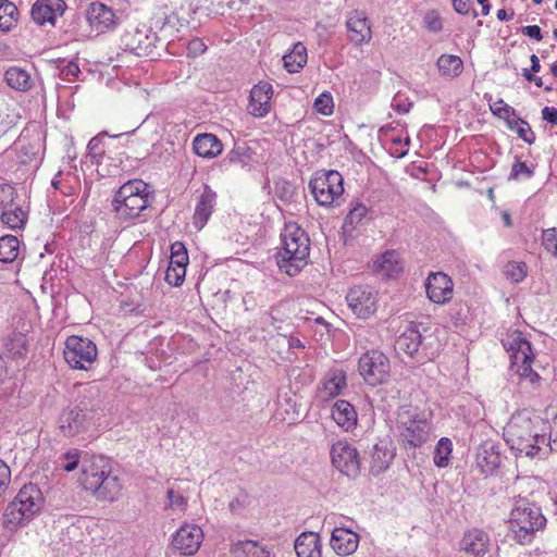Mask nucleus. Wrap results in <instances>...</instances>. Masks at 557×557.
I'll use <instances>...</instances> for the list:
<instances>
[{
  "label": "nucleus",
  "mask_w": 557,
  "mask_h": 557,
  "mask_svg": "<svg viewBox=\"0 0 557 557\" xmlns=\"http://www.w3.org/2000/svg\"><path fill=\"white\" fill-rule=\"evenodd\" d=\"M188 49L194 53H202L206 50V46L202 40L197 38L189 42Z\"/></svg>",
  "instance_id": "64"
},
{
  "label": "nucleus",
  "mask_w": 557,
  "mask_h": 557,
  "mask_svg": "<svg viewBox=\"0 0 557 557\" xmlns=\"http://www.w3.org/2000/svg\"><path fill=\"white\" fill-rule=\"evenodd\" d=\"M298 557H321L320 536L313 532H304L295 541Z\"/></svg>",
  "instance_id": "31"
},
{
  "label": "nucleus",
  "mask_w": 557,
  "mask_h": 557,
  "mask_svg": "<svg viewBox=\"0 0 557 557\" xmlns=\"http://www.w3.org/2000/svg\"><path fill=\"white\" fill-rule=\"evenodd\" d=\"M505 275L515 283L521 282L527 276L524 262H508L504 268Z\"/></svg>",
  "instance_id": "44"
},
{
  "label": "nucleus",
  "mask_w": 557,
  "mask_h": 557,
  "mask_svg": "<svg viewBox=\"0 0 557 557\" xmlns=\"http://www.w3.org/2000/svg\"><path fill=\"white\" fill-rule=\"evenodd\" d=\"M392 106L398 113L404 114L409 112L411 103H405L401 102L399 98H394Z\"/></svg>",
  "instance_id": "63"
},
{
  "label": "nucleus",
  "mask_w": 557,
  "mask_h": 557,
  "mask_svg": "<svg viewBox=\"0 0 557 557\" xmlns=\"http://www.w3.org/2000/svg\"><path fill=\"white\" fill-rule=\"evenodd\" d=\"M203 541L202 529L196 524H184L173 535L172 547L182 555L196 554Z\"/></svg>",
  "instance_id": "18"
},
{
  "label": "nucleus",
  "mask_w": 557,
  "mask_h": 557,
  "mask_svg": "<svg viewBox=\"0 0 557 557\" xmlns=\"http://www.w3.org/2000/svg\"><path fill=\"white\" fill-rule=\"evenodd\" d=\"M18 10L9 0L0 1V29L9 32L17 22Z\"/></svg>",
  "instance_id": "39"
},
{
  "label": "nucleus",
  "mask_w": 557,
  "mask_h": 557,
  "mask_svg": "<svg viewBox=\"0 0 557 557\" xmlns=\"http://www.w3.org/2000/svg\"><path fill=\"white\" fill-rule=\"evenodd\" d=\"M153 199L150 186L141 180H131L123 184L111 201L115 216L122 221L136 219Z\"/></svg>",
  "instance_id": "7"
},
{
  "label": "nucleus",
  "mask_w": 557,
  "mask_h": 557,
  "mask_svg": "<svg viewBox=\"0 0 557 557\" xmlns=\"http://www.w3.org/2000/svg\"><path fill=\"white\" fill-rule=\"evenodd\" d=\"M245 507V497L242 498V497H235L228 505V508L230 510L235 513V515H238L243 511Z\"/></svg>",
  "instance_id": "62"
},
{
  "label": "nucleus",
  "mask_w": 557,
  "mask_h": 557,
  "mask_svg": "<svg viewBox=\"0 0 557 557\" xmlns=\"http://www.w3.org/2000/svg\"><path fill=\"white\" fill-rule=\"evenodd\" d=\"M544 446L549 448V451L557 453V414L554 417L550 425L549 438H546Z\"/></svg>",
  "instance_id": "54"
},
{
  "label": "nucleus",
  "mask_w": 557,
  "mask_h": 557,
  "mask_svg": "<svg viewBox=\"0 0 557 557\" xmlns=\"http://www.w3.org/2000/svg\"><path fill=\"white\" fill-rule=\"evenodd\" d=\"M534 175V169L530 168L525 162L516 159L511 166L509 180L520 181L522 178H531Z\"/></svg>",
  "instance_id": "45"
},
{
  "label": "nucleus",
  "mask_w": 557,
  "mask_h": 557,
  "mask_svg": "<svg viewBox=\"0 0 557 557\" xmlns=\"http://www.w3.org/2000/svg\"><path fill=\"white\" fill-rule=\"evenodd\" d=\"M273 96L271 84L261 82L255 85L250 91L248 111L256 117H263L270 112V100Z\"/></svg>",
  "instance_id": "21"
},
{
  "label": "nucleus",
  "mask_w": 557,
  "mask_h": 557,
  "mask_svg": "<svg viewBox=\"0 0 557 557\" xmlns=\"http://www.w3.org/2000/svg\"><path fill=\"white\" fill-rule=\"evenodd\" d=\"M101 408L100 391L96 385H83L79 391V400L74 406L65 408L58 420L60 433L72 437L86 429V421L91 413Z\"/></svg>",
  "instance_id": "5"
},
{
  "label": "nucleus",
  "mask_w": 557,
  "mask_h": 557,
  "mask_svg": "<svg viewBox=\"0 0 557 557\" xmlns=\"http://www.w3.org/2000/svg\"><path fill=\"white\" fill-rule=\"evenodd\" d=\"M502 457L497 446L492 442H485L478 448L475 466L482 474H493L500 466Z\"/></svg>",
  "instance_id": "26"
},
{
  "label": "nucleus",
  "mask_w": 557,
  "mask_h": 557,
  "mask_svg": "<svg viewBox=\"0 0 557 557\" xmlns=\"http://www.w3.org/2000/svg\"><path fill=\"white\" fill-rule=\"evenodd\" d=\"M8 350L13 356H22L25 351V337L21 333L14 334V337L7 343Z\"/></svg>",
  "instance_id": "52"
},
{
  "label": "nucleus",
  "mask_w": 557,
  "mask_h": 557,
  "mask_svg": "<svg viewBox=\"0 0 557 557\" xmlns=\"http://www.w3.org/2000/svg\"><path fill=\"white\" fill-rule=\"evenodd\" d=\"M234 557H273L271 552L257 541H238L232 545Z\"/></svg>",
  "instance_id": "33"
},
{
  "label": "nucleus",
  "mask_w": 557,
  "mask_h": 557,
  "mask_svg": "<svg viewBox=\"0 0 557 557\" xmlns=\"http://www.w3.org/2000/svg\"><path fill=\"white\" fill-rule=\"evenodd\" d=\"M346 300L358 318L367 319L376 310L377 292L368 285L354 286L346 295Z\"/></svg>",
  "instance_id": "14"
},
{
  "label": "nucleus",
  "mask_w": 557,
  "mask_h": 557,
  "mask_svg": "<svg viewBox=\"0 0 557 557\" xmlns=\"http://www.w3.org/2000/svg\"><path fill=\"white\" fill-rule=\"evenodd\" d=\"M453 451V443L447 437H442L434 449V463L440 468H445L449 463Z\"/></svg>",
  "instance_id": "41"
},
{
  "label": "nucleus",
  "mask_w": 557,
  "mask_h": 557,
  "mask_svg": "<svg viewBox=\"0 0 557 557\" xmlns=\"http://www.w3.org/2000/svg\"><path fill=\"white\" fill-rule=\"evenodd\" d=\"M11 482V470L9 466L0 459V498L4 495Z\"/></svg>",
  "instance_id": "53"
},
{
  "label": "nucleus",
  "mask_w": 557,
  "mask_h": 557,
  "mask_svg": "<svg viewBox=\"0 0 557 557\" xmlns=\"http://www.w3.org/2000/svg\"><path fill=\"white\" fill-rule=\"evenodd\" d=\"M307 48L296 42L292 50L283 55L284 67L289 73H298L307 64Z\"/></svg>",
  "instance_id": "34"
},
{
  "label": "nucleus",
  "mask_w": 557,
  "mask_h": 557,
  "mask_svg": "<svg viewBox=\"0 0 557 557\" xmlns=\"http://www.w3.org/2000/svg\"><path fill=\"white\" fill-rule=\"evenodd\" d=\"M368 212V208L362 203H357L347 214L345 223L349 225L358 224Z\"/></svg>",
  "instance_id": "51"
},
{
  "label": "nucleus",
  "mask_w": 557,
  "mask_h": 557,
  "mask_svg": "<svg viewBox=\"0 0 557 557\" xmlns=\"http://www.w3.org/2000/svg\"><path fill=\"white\" fill-rule=\"evenodd\" d=\"M186 275V269L168 267L165 272V281L172 286H180L183 284Z\"/></svg>",
  "instance_id": "50"
},
{
  "label": "nucleus",
  "mask_w": 557,
  "mask_h": 557,
  "mask_svg": "<svg viewBox=\"0 0 557 557\" xmlns=\"http://www.w3.org/2000/svg\"><path fill=\"white\" fill-rule=\"evenodd\" d=\"M491 545L490 536L480 529L466 532L460 541V548L473 557H484Z\"/></svg>",
  "instance_id": "24"
},
{
  "label": "nucleus",
  "mask_w": 557,
  "mask_h": 557,
  "mask_svg": "<svg viewBox=\"0 0 557 557\" xmlns=\"http://www.w3.org/2000/svg\"><path fill=\"white\" fill-rule=\"evenodd\" d=\"M504 436L512 450L530 458L540 456L542 445L546 443L545 435L535 431V422L528 411L511 416L504 430Z\"/></svg>",
  "instance_id": "4"
},
{
  "label": "nucleus",
  "mask_w": 557,
  "mask_h": 557,
  "mask_svg": "<svg viewBox=\"0 0 557 557\" xmlns=\"http://www.w3.org/2000/svg\"><path fill=\"white\" fill-rule=\"evenodd\" d=\"M517 135L527 144L532 145L535 141V134L531 129L529 123L520 117L515 120Z\"/></svg>",
  "instance_id": "48"
},
{
  "label": "nucleus",
  "mask_w": 557,
  "mask_h": 557,
  "mask_svg": "<svg viewBox=\"0 0 557 557\" xmlns=\"http://www.w3.org/2000/svg\"><path fill=\"white\" fill-rule=\"evenodd\" d=\"M348 37L355 45H362L370 41L372 32L369 21L362 11H352L349 13L346 22Z\"/></svg>",
  "instance_id": "23"
},
{
  "label": "nucleus",
  "mask_w": 557,
  "mask_h": 557,
  "mask_svg": "<svg viewBox=\"0 0 557 557\" xmlns=\"http://www.w3.org/2000/svg\"><path fill=\"white\" fill-rule=\"evenodd\" d=\"M63 355L72 369L88 370L97 359L98 349L90 339L72 335L65 341Z\"/></svg>",
  "instance_id": "11"
},
{
  "label": "nucleus",
  "mask_w": 557,
  "mask_h": 557,
  "mask_svg": "<svg viewBox=\"0 0 557 557\" xmlns=\"http://www.w3.org/2000/svg\"><path fill=\"white\" fill-rule=\"evenodd\" d=\"M521 32L523 35H525L536 41H541L543 39L541 28L537 25L523 26L521 28Z\"/></svg>",
  "instance_id": "58"
},
{
  "label": "nucleus",
  "mask_w": 557,
  "mask_h": 557,
  "mask_svg": "<svg viewBox=\"0 0 557 557\" xmlns=\"http://www.w3.org/2000/svg\"><path fill=\"white\" fill-rule=\"evenodd\" d=\"M428 298L436 305H445L453 299L454 283L443 272H432L425 281Z\"/></svg>",
  "instance_id": "19"
},
{
  "label": "nucleus",
  "mask_w": 557,
  "mask_h": 557,
  "mask_svg": "<svg viewBox=\"0 0 557 557\" xmlns=\"http://www.w3.org/2000/svg\"><path fill=\"white\" fill-rule=\"evenodd\" d=\"M542 245L545 250L557 257V228H548L543 231Z\"/></svg>",
  "instance_id": "49"
},
{
  "label": "nucleus",
  "mask_w": 557,
  "mask_h": 557,
  "mask_svg": "<svg viewBox=\"0 0 557 557\" xmlns=\"http://www.w3.org/2000/svg\"><path fill=\"white\" fill-rule=\"evenodd\" d=\"M346 374L343 370L331 369L326 372L319 388L321 399L329 400L338 396L346 387Z\"/></svg>",
  "instance_id": "28"
},
{
  "label": "nucleus",
  "mask_w": 557,
  "mask_h": 557,
  "mask_svg": "<svg viewBox=\"0 0 557 557\" xmlns=\"http://www.w3.org/2000/svg\"><path fill=\"white\" fill-rule=\"evenodd\" d=\"M330 545L339 556L354 554L359 545V535L346 528H335L332 531Z\"/></svg>",
  "instance_id": "25"
},
{
  "label": "nucleus",
  "mask_w": 557,
  "mask_h": 557,
  "mask_svg": "<svg viewBox=\"0 0 557 557\" xmlns=\"http://www.w3.org/2000/svg\"><path fill=\"white\" fill-rule=\"evenodd\" d=\"M15 189L8 184L0 185L1 221L11 230H21L27 222V212L13 203Z\"/></svg>",
  "instance_id": "15"
},
{
  "label": "nucleus",
  "mask_w": 557,
  "mask_h": 557,
  "mask_svg": "<svg viewBox=\"0 0 557 557\" xmlns=\"http://www.w3.org/2000/svg\"><path fill=\"white\" fill-rule=\"evenodd\" d=\"M81 454L76 448H71L59 457V467L67 472L75 470L79 463Z\"/></svg>",
  "instance_id": "43"
},
{
  "label": "nucleus",
  "mask_w": 557,
  "mask_h": 557,
  "mask_svg": "<svg viewBox=\"0 0 557 557\" xmlns=\"http://www.w3.org/2000/svg\"><path fill=\"white\" fill-rule=\"evenodd\" d=\"M453 7L459 14L467 15L472 11L474 17L478 15L476 12L471 9V0H453Z\"/></svg>",
  "instance_id": "56"
},
{
  "label": "nucleus",
  "mask_w": 557,
  "mask_h": 557,
  "mask_svg": "<svg viewBox=\"0 0 557 557\" xmlns=\"http://www.w3.org/2000/svg\"><path fill=\"white\" fill-rule=\"evenodd\" d=\"M309 188L318 205L337 206L344 193L343 176L334 170L319 171L310 180Z\"/></svg>",
  "instance_id": "10"
},
{
  "label": "nucleus",
  "mask_w": 557,
  "mask_h": 557,
  "mask_svg": "<svg viewBox=\"0 0 557 557\" xmlns=\"http://www.w3.org/2000/svg\"><path fill=\"white\" fill-rule=\"evenodd\" d=\"M193 150L201 158L213 159L222 153L223 145L214 134L202 133L195 136Z\"/></svg>",
  "instance_id": "27"
},
{
  "label": "nucleus",
  "mask_w": 557,
  "mask_h": 557,
  "mask_svg": "<svg viewBox=\"0 0 557 557\" xmlns=\"http://www.w3.org/2000/svg\"><path fill=\"white\" fill-rule=\"evenodd\" d=\"M168 498L171 507L181 508L186 504V499L180 493H176L174 490L168 491Z\"/></svg>",
  "instance_id": "59"
},
{
  "label": "nucleus",
  "mask_w": 557,
  "mask_h": 557,
  "mask_svg": "<svg viewBox=\"0 0 557 557\" xmlns=\"http://www.w3.org/2000/svg\"><path fill=\"white\" fill-rule=\"evenodd\" d=\"M86 20L88 25L98 34L112 30L119 24V17L114 10L99 1L92 2L88 5L86 10Z\"/></svg>",
  "instance_id": "17"
},
{
  "label": "nucleus",
  "mask_w": 557,
  "mask_h": 557,
  "mask_svg": "<svg viewBox=\"0 0 557 557\" xmlns=\"http://www.w3.org/2000/svg\"><path fill=\"white\" fill-rule=\"evenodd\" d=\"M542 119L550 124L557 125V109L553 107H545L542 110Z\"/></svg>",
  "instance_id": "61"
},
{
  "label": "nucleus",
  "mask_w": 557,
  "mask_h": 557,
  "mask_svg": "<svg viewBox=\"0 0 557 557\" xmlns=\"http://www.w3.org/2000/svg\"><path fill=\"white\" fill-rule=\"evenodd\" d=\"M492 113L503 120H508L509 117H516V110L507 104L503 99H498L494 103L490 106Z\"/></svg>",
  "instance_id": "47"
},
{
  "label": "nucleus",
  "mask_w": 557,
  "mask_h": 557,
  "mask_svg": "<svg viewBox=\"0 0 557 557\" xmlns=\"http://www.w3.org/2000/svg\"><path fill=\"white\" fill-rule=\"evenodd\" d=\"M188 264L187 250L183 243L175 242L171 245V258L169 267L186 269Z\"/></svg>",
  "instance_id": "42"
},
{
  "label": "nucleus",
  "mask_w": 557,
  "mask_h": 557,
  "mask_svg": "<svg viewBox=\"0 0 557 557\" xmlns=\"http://www.w3.org/2000/svg\"><path fill=\"white\" fill-rule=\"evenodd\" d=\"M317 112L323 115H331L334 110L333 97L330 92H322L313 103Z\"/></svg>",
  "instance_id": "46"
},
{
  "label": "nucleus",
  "mask_w": 557,
  "mask_h": 557,
  "mask_svg": "<svg viewBox=\"0 0 557 557\" xmlns=\"http://www.w3.org/2000/svg\"><path fill=\"white\" fill-rule=\"evenodd\" d=\"M358 369L364 381L375 386L387 380L391 364L388 358L382 351L370 350L360 357Z\"/></svg>",
  "instance_id": "12"
},
{
  "label": "nucleus",
  "mask_w": 557,
  "mask_h": 557,
  "mask_svg": "<svg viewBox=\"0 0 557 557\" xmlns=\"http://www.w3.org/2000/svg\"><path fill=\"white\" fill-rule=\"evenodd\" d=\"M79 72V67L75 62H69L61 70L63 78L67 82H73L78 76Z\"/></svg>",
  "instance_id": "55"
},
{
  "label": "nucleus",
  "mask_w": 557,
  "mask_h": 557,
  "mask_svg": "<svg viewBox=\"0 0 557 557\" xmlns=\"http://www.w3.org/2000/svg\"><path fill=\"white\" fill-rule=\"evenodd\" d=\"M281 239L282 247L276 253L277 267L288 276H295L308 263L309 237L297 223L288 222L281 233Z\"/></svg>",
  "instance_id": "3"
},
{
  "label": "nucleus",
  "mask_w": 557,
  "mask_h": 557,
  "mask_svg": "<svg viewBox=\"0 0 557 557\" xmlns=\"http://www.w3.org/2000/svg\"><path fill=\"white\" fill-rule=\"evenodd\" d=\"M157 41V34L148 28L126 30L121 38L124 50L138 57L148 55Z\"/></svg>",
  "instance_id": "16"
},
{
  "label": "nucleus",
  "mask_w": 557,
  "mask_h": 557,
  "mask_svg": "<svg viewBox=\"0 0 557 557\" xmlns=\"http://www.w3.org/2000/svg\"><path fill=\"white\" fill-rule=\"evenodd\" d=\"M437 66L443 75L456 77L461 74L463 62L457 55L443 54L437 60Z\"/></svg>",
  "instance_id": "38"
},
{
  "label": "nucleus",
  "mask_w": 557,
  "mask_h": 557,
  "mask_svg": "<svg viewBox=\"0 0 557 557\" xmlns=\"http://www.w3.org/2000/svg\"><path fill=\"white\" fill-rule=\"evenodd\" d=\"M333 420L345 431L352 430L357 424V412L351 404L337 400L332 408Z\"/></svg>",
  "instance_id": "30"
},
{
  "label": "nucleus",
  "mask_w": 557,
  "mask_h": 557,
  "mask_svg": "<svg viewBox=\"0 0 557 557\" xmlns=\"http://www.w3.org/2000/svg\"><path fill=\"white\" fill-rule=\"evenodd\" d=\"M79 482L84 490L103 502L116 500L122 491V483L112 473L110 460L103 456H92L83 462Z\"/></svg>",
  "instance_id": "1"
},
{
  "label": "nucleus",
  "mask_w": 557,
  "mask_h": 557,
  "mask_svg": "<svg viewBox=\"0 0 557 557\" xmlns=\"http://www.w3.org/2000/svg\"><path fill=\"white\" fill-rule=\"evenodd\" d=\"M255 152L245 143L236 144L222 160L223 165H248L253 158Z\"/></svg>",
  "instance_id": "36"
},
{
  "label": "nucleus",
  "mask_w": 557,
  "mask_h": 557,
  "mask_svg": "<svg viewBox=\"0 0 557 557\" xmlns=\"http://www.w3.org/2000/svg\"><path fill=\"white\" fill-rule=\"evenodd\" d=\"M372 268L374 272L386 277H392L403 271V262L396 250H387L374 260Z\"/></svg>",
  "instance_id": "29"
},
{
  "label": "nucleus",
  "mask_w": 557,
  "mask_h": 557,
  "mask_svg": "<svg viewBox=\"0 0 557 557\" xmlns=\"http://www.w3.org/2000/svg\"><path fill=\"white\" fill-rule=\"evenodd\" d=\"M216 205V193L205 185L200 196L198 197L195 212L193 215V224L197 230L205 227L209 221Z\"/></svg>",
  "instance_id": "22"
},
{
  "label": "nucleus",
  "mask_w": 557,
  "mask_h": 557,
  "mask_svg": "<svg viewBox=\"0 0 557 557\" xmlns=\"http://www.w3.org/2000/svg\"><path fill=\"white\" fill-rule=\"evenodd\" d=\"M20 253V240L14 235H5L0 238V261L13 262Z\"/></svg>",
  "instance_id": "37"
},
{
  "label": "nucleus",
  "mask_w": 557,
  "mask_h": 557,
  "mask_svg": "<svg viewBox=\"0 0 557 557\" xmlns=\"http://www.w3.org/2000/svg\"><path fill=\"white\" fill-rule=\"evenodd\" d=\"M396 431L400 444L406 449L422 447L431 438V424L411 406H403L397 411Z\"/></svg>",
  "instance_id": "8"
},
{
  "label": "nucleus",
  "mask_w": 557,
  "mask_h": 557,
  "mask_svg": "<svg viewBox=\"0 0 557 557\" xmlns=\"http://www.w3.org/2000/svg\"><path fill=\"white\" fill-rule=\"evenodd\" d=\"M66 4L63 0H36L30 10L37 25H54L57 17L63 15Z\"/></svg>",
  "instance_id": "20"
},
{
  "label": "nucleus",
  "mask_w": 557,
  "mask_h": 557,
  "mask_svg": "<svg viewBox=\"0 0 557 557\" xmlns=\"http://www.w3.org/2000/svg\"><path fill=\"white\" fill-rule=\"evenodd\" d=\"M426 27L432 32H440L442 29V22L434 13H429L425 16Z\"/></svg>",
  "instance_id": "60"
},
{
  "label": "nucleus",
  "mask_w": 557,
  "mask_h": 557,
  "mask_svg": "<svg viewBox=\"0 0 557 557\" xmlns=\"http://www.w3.org/2000/svg\"><path fill=\"white\" fill-rule=\"evenodd\" d=\"M7 84L14 90L28 91L34 86L32 75L20 66H10L4 74Z\"/></svg>",
  "instance_id": "32"
},
{
  "label": "nucleus",
  "mask_w": 557,
  "mask_h": 557,
  "mask_svg": "<svg viewBox=\"0 0 557 557\" xmlns=\"http://www.w3.org/2000/svg\"><path fill=\"white\" fill-rule=\"evenodd\" d=\"M42 503V493L37 485H24L5 509V528L13 531L28 523L39 512Z\"/></svg>",
  "instance_id": "9"
},
{
  "label": "nucleus",
  "mask_w": 557,
  "mask_h": 557,
  "mask_svg": "<svg viewBox=\"0 0 557 557\" xmlns=\"http://www.w3.org/2000/svg\"><path fill=\"white\" fill-rule=\"evenodd\" d=\"M422 343V335L416 327H408L396 339V348L409 356L418 352Z\"/></svg>",
  "instance_id": "35"
},
{
  "label": "nucleus",
  "mask_w": 557,
  "mask_h": 557,
  "mask_svg": "<svg viewBox=\"0 0 557 557\" xmlns=\"http://www.w3.org/2000/svg\"><path fill=\"white\" fill-rule=\"evenodd\" d=\"M331 460L334 468L342 474L356 479L360 474L361 461L355 446L347 441H338L331 447Z\"/></svg>",
  "instance_id": "13"
},
{
  "label": "nucleus",
  "mask_w": 557,
  "mask_h": 557,
  "mask_svg": "<svg viewBox=\"0 0 557 557\" xmlns=\"http://www.w3.org/2000/svg\"><path fill=\"white\" fill-rule=\"evenodd\" d=\"M503 346L509 354L510 371L518 377L520 389L532 393L540 386L541 377L532 369L534 355L530 342L519 331H512L503 339Z\"/></svg>",
  "instance_id": "2"
},
{
  "label": "nucleus",
  "mask_w": 557,
  "mask_h": 557,
  "mask_svg": "<svg viewBox=\"0 0 557 557\" xmlns=\"http://www.w3.org/2000/svg\"><path fill=\"white\" fill-rule=\"evenodd\" d=\"M392 459L391 454L375 445L371 454V472L374 475L384 472L389 467Z\"/></svg>",
  "instance_id": "40"
},
{
  "label": "nucleus",
  "mask_w": 557,
  "mask_h": 557,
  "mask_svg": "<svg viewBox=\"0 0 557 557\" xmlns=\"http://www.w3.org/2000/svg\"><path fill=\"white\" fill-rule=\"evenodd\" d=\"M87 148L92 158H99L104 153V150L101 147V139L99 137L91 138Z\"/></svg>",
  "instance_id": "57"
},
{
  "label": "nucleus",
  "mask_w": 557,
  "mask_h": 557,
  "mask_svg": "<svg viewBox=\"0 0 557 557\" xmlns=\"http://www.w3.org/2000/svg\"><path fill=\"white\" fill-rule=\"evenodd\" d=\"M508 523L511 539L519 545H529L537 532L544 530L547 519L537 504L519 499L511 509Z\"/></svg>",
  "instance_id": "6"
}]
</instances>
